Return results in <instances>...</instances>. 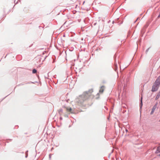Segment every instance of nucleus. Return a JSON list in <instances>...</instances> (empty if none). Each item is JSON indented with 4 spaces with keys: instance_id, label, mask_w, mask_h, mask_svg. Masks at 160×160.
Returning a JSON list of instances; mask_svg holds the SVG:
<instances>
[{
    "instance_id": "nucleus-1",
    "label": "nucleus",
    "mask_w": 160,
    "mask_h": 160,
    "mask_svg": "<svg viewBox=\"0 0 160 160\" xmlns=\"http://www.w3.org/2000/svg\"><path fill=\"white\" fill-rule=\"evenodd\" d=\"M92 90H90L85 92L83 95L79 97V99H82L83 101L87 100L92 96Z\"/></svg>"
},
{
    "instance_id": "nucleus-9",
    "label": "nucleus",
    "mask_w": 160,
    "mask_h": 160,
    "mask_svg": "<svg viewBox=\"0 0 160 160\" xmlns=\"http://www.w3.org/2000/svg\"><path fill=\"white\" fill-rule=\"evenodd\" d=\"M142 99V98H141V99ZM141 107H142V99H141Z\"/></svg>"
},
{
    "instance_id": "nucleus-6",
    "label": "nucleus",
    "mask_w": 160,
    "mask_h": 160,
    "mask_svg": "<svg viewBox=\"0 0 160 160\" xmlns=\"http://www.w3.org/2000/svg\"><path fill=\"white\" fill-rule=\"evenodd\" d=\"M58 112L59 114L61 115L63 113V110L62 109H60L58 111Z\"/></svg>"
},
{
    "instance_id": "nucleus-7",
    "label": "nucleus",
    "mask_w": 160,
    "mask_h": 160,
    "mask_svg": "<svg viewBox=\"0 0 160 160\" xmlns=\"http://www.w3.org/2000/svg\"><path fill=\"white\" fill-rule=\"evenodd\" d=\"M32 72L33 73H35L37 72V70L35 69H33L32 70Z\"/></svg>"
},
{
    "instance_id": "nucleus-3",
    "label": "nucleus",
    "mask_w": 160,
    "mask_h": 160,
    "mask_svg": "<svg viewBox=\"0 0 160 160\" xmlns=\"http://www.w3.org/2000/svg\"><path fill=\"white\" fill-rule=\"evenodd\" d=\"M67 112L69 114L73 113V111L72 108L69 107H65Z\"/></svg>"
},
{
    "instance_id": "nucleus-2",
    "label": "nucleus",
    "mask_w": 160,
    "mask_h": 160,
    "mask_svg": "<svg viewBox=\"0 0 160 160\" xmlns=\"http://www.w3.org/2000/svg\"><path fill=\"white\" fill-rule=\"evenodd\" d=\"M160 85V75L157 78L154 83L152 88V91H156L158 90Z\"/></svg>"
},
{
    "instance_id": "nucleus-5",
    "label": "nucleus",
    "mask_w": 160,
    "mask_h": 160,
    "mask_svg": "<svg viewBox=\"0 0 160 160\" xmlns=\"http://www.w3.org/2000/svg\"><path fill=\"white\" fill-rule=\"evenodd\" d=\"M104 88L103 87H101L99 90V92L101 93H102L104 91Z\"/></svg>"
},
{
    "instance_id": "nucleus-4",
    "label": "nucleus",
    "mask_w": 160,
    "mask_h": 160,
    "mask_svg": "<svg viewBox=\"0 0 160 160\" xmlns=\"http://www.w3.org/2000/svg\"><path fill=\"white\" fill-rule=\"evenodd\" d=\"M156 108V107L155 106H154L152 108V111H151V113H150L151 115H152L153 114Z\"/></svg>"
},
{
    "instance_id": "nucleus-8",
    "label": "nucleus",
    "mask_w": 160,
    "mask_h": 160,
    "mask_svg": "<svg viewBox=\"0 0 160 160\" xmlns=\"http://www.w3.org/2000/svg\"><path fill=\"white\" fill-rule=\"evenodd\" d=\"M157 151H158L159 152H160V147H158Z\"/></svg>"
},
{
    "instance_id": "nucleus-10",
    "label": "nucleus",
    "mask_w": 160,
    "mask_h": 160,
    "mask_svg": "<svg viewBox=\"0 0 160 160\" xmlns=\"http://www.w3.org/2000/svg\"><path fill=\"white\" fill-rule=\"evenodd\" d=\"M160 94H159V95H157V96H158L159 97V96H160Z\"/></svg>"
}]
</instances>
